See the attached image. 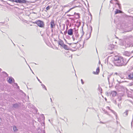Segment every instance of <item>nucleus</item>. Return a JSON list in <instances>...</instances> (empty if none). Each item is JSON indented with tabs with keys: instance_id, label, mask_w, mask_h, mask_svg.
Returning a JSON list of instances; mask_svg holds the SVG:
<instances>
[{
	"instance_id": "69168bd1",
	"label": "nucleus",
	"mask_w": 133,
	"mask_h": 133,
	"mask_svg": "<svg viewBox=\"0 0 133 133\" xmlns=\"http://www.w3.org/2000/svg\"><path fill=\"white\" fill-rule=\"evenodd\" d=\"M1 69L0 68V72L1 71Z\"/></svg>"
},
{
	"instance_id": "423d86ee",
	"label": "nucleus",
	"mask_w": 133,
	"mask_h": 133,
	"mask_svg": "<svg viewBox=\"0 0 133 133\" xmlns=\"http://www.w3.org/2000/svg\"><path fill=\"white\" fill-rule=\"evenodd\" d=\"M68 34L69 35H72L73 34V29H69L67 32Z\"/></svg>"
},
{
	"instance_id": "1a4fd4ad",
	"label": "nucleus",
	"mask_w": 133,
	"mask_h": 133,
	"mask_svg": "<svg viewBox=\"0 0 133 133\" xmlns=\"http://www.w3.org/2000/svg\"><path fill=\"white\" fill-rule=\"evenodd\" d=\"M58 44L62 47L63 46V44H64L63 41L61 40H60L58 41Z\"/></svg>"
},
{
	"instance_id": "b1692460",
	"label": "nucleus",
	"mask_w": 133,
	"mask_h": 133,
	"mask_svg": "<svg viewBox=\"0 0 133 133\" xmlns=\"http://www.w3.org/2000/svg\"><path fill=\"white\" fill-rule=\"evenodd\" d=\"M51 7H50L48 5L46 8V10H48L50 9Z\"/></svg>"
},
{
	"instance_id": "6e6552de",
	"label": "nucleus",
	"mask_w": 133,
	"mask_h": 133,
	"mask_svg": "<svg viewBox=\"0 0 133 133\" xmlns=\"http://www.w3.org/2000/svg\"><path fill=\"white\" fill-rule=\"evenodd\" d=\"M128 78L129 79H133V73H130L128 75Z\"/></svg>"
},
{
	"instance_id": "4be33fe9",
	"label": "nucleus",
	"mask_w": 133,
	"mask_h": 133,
	"mask_svg": "<svg viewBox=\"0 0 133 133\" xmlns=\"http://www.w3.org/2000/svg\"><path fill=\"white\" fill-rule=\"evenodd\" d=\"M90 27H91V31H90V33L89 36V37L88 38H87V40L88 39H89V38L90 37L91 34V32L92 31V27L91 26H90Z\"/></svg>"
},
{
	"instance_id": "774afa93",
	"label": "nucleus",
	"mask_w": 133,
	"mask_h": 133,
	"mask_svg": "<svg viewBox=\"0 0 133 133\" xmlns=\"http://www.w3.org/2000/svg\"><path fill=\"white\" fill-rule=\"evenodd\" d=\"M69 19H72V18H69Z\"/></svg>"
},
{
	"instance_id": "dca6fc26",
	"label": "nucleus",
	"mask_w": 133,
	"mask_h": 133,
	"mask_svg": "<svg viewBox=\"0 0 133 133\" xmlns=\"http://www.w3.org/2000/svg\"><path fill=\"white\" fill-rule=\"evenodd\" d=\"M121 11L118 9H116L115 11V14H117L120 13H121Z\"/></svg>"
},
{
	"instance_id": "3c124183",
	"label": "nucleus",
	"mask_w": 133,
	"mask_h": 133,
	"mask_svg": "<svg viewBox=\"0 0 133 133\" xmlns=\"http://www.w3.org/2000/svg\"><path fill=\"white\" fill-rule=\"evenodd\" d=\"M125 43V42H123V43L122 44L123 45H124Z\"/></svg>"
},
{
	"instance_id": "5701e85b",
	"label": "nucleus",
	"mask_w": 133,
	"mask_h": 133,
	"mask_svg": "<svg viewBox=\"0 0 133 133\" xmlns=\"http://www.w3.org/2000/svg\"><path fill=\"white\" fill-rule=\"evenodd\" d=\"M68 44H69L70 45H75V44H76V43H68Z\"/></svg>"
},
{
	"instance_id": "680f3d73",
	"label": "nucleus",
	"mask_w": 133,
	"mask_h": 133,
	"mask_svg": "<svg viewBox=\"0 0 133 133\" xmlns=\"http://www.w3.org/2000/svg\"><path fill=\"white\" fill-rule=\"evenodd\" d=\"M60 119H62V120H64L63 119L61 118V117H60Z\"/></svg>"
},
{
	"instance_id": "2f4dec72",
	"label": "nucleus",
	"mask_w": 133,
	"mask_h": 133,
	"mask_svg": "<svg viewBox=\"0 0 133 133\" xmlns=\"http://www.w3.org/2000/svg\"><path fill=\"white\" fill-rule=\"evenodd\" d=\"M41 85L42 86V88H45V86L43 84H42Z\"/></svg>"
},
{
	"instance_id": "f03ea898",
	"label": "nucleus",
	"mask_w": 133,
	"mask_h": 133,
	"mask_svg": "<svg viewBox=\"0 0 133 133\" xmlns=\"http://www.w3.org/2000/svg\"><path fill=\"white\" fill-rule=\"evenodd\" d=\"M37 25L40 27L42 28L44 27V22L40 20H38Z\"/></svg>"
},
{
	"instance_id": "6e6d98bb",
	"label": "nucleus",
	"mask_w": 133,
	"mask_h": 133,
	"mask_svg": "<svg viewBox=\"0 0 133 133\" xmlns=\"http://www.w3.org/2000/svg\"><path fill=\"white\" fill-rule=\"evenodd\" d=\"M17 88L18 89H19V87L18 86H17Z\"/></svg>"
},
{
	"instance_id": "e433bc0d",
	"label": "nucleus",
	"mask_w": 133,
	"mask_h": 133,
	"mask_svg": "<svg viewBox=\"0 0 133 133\" xmlns=\"http://www.w3.org/2000/svg\"><path fill=\"white\" fill-rule=\"evenodd\" d=\"M72 38L73 39V40L74 41L75 40V38L74 37V35L72 36Z\"/></svg>"
},
{
	"instance_id": "f704fd0d",
	"label": "nucleus",
	"mask_w": 133,
	"mask_h": 133,
	"mask_svg": "<svg viewBox=\"0 0 133 133\" xmlns=\"http://www.w3.org/2000/svg\"><path fill=\"white\" fill-rule=\"evenodd\" d=\"M67 30H66L64 32V34L65 35H66V34H67Z\"/></svg>"
},
{
	"instance_id": "09e8293b",
	"label": "nucleus",
	"mask_w": 133,
	"mask_h": 133,
	"mask_svg": "<svg viewBox=\"0 0 133 133\" xmlns=\"http://www.w3.org/2000/svg\"><path fill=\"white\" fill-rule=\"evenodd\" d=\"M7 3L8 4V5H11V6H12V5H11L10 4H9V3Z\"/></svg>"
},
{
	"instance_id": "c85d7f7f",
	"label": "nucleus",
	"mask_w": 133,
	"mask_h": 133,
	"mask_svg": "<svg viewBox=\"0 0 133 133\" xmlns=\"http://www.w3.org/2000/svg\"><path fill=\"white\" fill-rule=\"evenodd\" d=\"M76 44L73 45H71V46L73 48L75 47H76Z\"/></svg>"
},
{
	"instance_id": "c9c22d12",
	"label": "nucleus",
	"mask_w": 133,
	"mask_h": 133,
	"mask_svg": "<svg viewBox=\"0 0 133 133\" xmlns=\"http://www.w3.org/2000/svg\"><path fill=\"white\" fill-rule=\"evenodd\" d=\"M74 15H71L70 14H67V16H73Z\"/></svg>"
},
{
	"instance_id": "393cba45",
	"label": "nucleus",
	"mask_w": 133,
	"mask_h": 133,
	"mask_svg": "<svg viewBox=\"0 0 133 133\" xmlns=\"http://www.w3.org/2000/svg\"><path fill=\"white\" fill-rule=\"evenodd\" d=\"M133 85V82H131V83H129L128 84V86H132Z\"/></svg>"
},
{
	"instance_id": "4468645a",
	"label": "nucleus",
	"mask_w": 133,
	"mask_h": 133,
	"mask_svg": "<svg viewBox=\"0 0 133 133\" xmlns=\"http://www.w3.org/2000/svg\"><path fill=\"white\" fill-rule=\"evenodd\" d=\"M128 111L129 110H126L125 111V112H124L123 114V115L124 116L126 117L127 116Z\"/></svg>"
},
{
	"instance_id": "de8ad7c7",
	"label": "nucleus",
	"mask_w": 133,
	"mask_h": 133,
	"mask_svg": "<svg viewBox=\"0 0 133 133\" xmlns=\"http://www.w3.org/2000/svg\"><path fill=\"white\" fill-rule=\"evenodd\" d=\"M105 114H108V112L107 111H106L105 112Z\"/></svg>"
},
{
	"instance_id": "4c0bfd02",
	"label": "nucleus",
	"mask_w": 133,
	"mask_h": 133,
	"mask_svg": "<svg viewBox=\"0 0 133 133\" xmlns=\"http://www.w3.org/2000/svg\"><path fill=\"white\" fill-rule=\"evenodd\" d=\"M3 73L4 74H5L6 75V76H8V74L6 72H3Z\"/></svg>"
},
{
	"instance_id": "2eb2a0df",
	"label": "nucleus",
	"mask_w": 133,
	"mask_h": 133,
	"mask_svg": "<svg viewBox=\"0 0 133 133\" xmlns=\"http://www.w3.org/2000/svg\"><path fill=\"white\" fill-rule=\"evenodd\" d=\"M79 6V5H77V6H74V7L70 8L68 11H67L66 12V13L69 12L72 9L76 7H78Z\"/></svg>"
},
{
	"instance_id": "e2e57ef3",
	"label": "nucleus",
	"mask_w": 133,
	"mask_h": 133,
	"mask_svg": "<svg viewBox=\"0 0 133 133\" xmlns=\"http://www.w3.org/2000/svg\"><path fill=\"white\" fill-rule=\"evenodd\" d=\"M39 82L41 83H42V82L41 81H40V82Z\"/></svg>"
},
{
	"instance_id": "0e129e2a",
	"label": "nucleus",
	"mask_w": 133,
	"mask_h": 133,
	"mask_svg": "<svg viewBox=\"0 0 133 133\" xmlns=\"http://www.w3.org/2000/svg\"><path fill=\"white\" fill-rule=\"evenodd\" d=\"M85 42V41H84L83 42V44H84Z\"/></svg>"
},
{
	"instance_id": "412c9836",
	"label": "nucleus",
	"mask_w": 133,
	"mask_h": 133,
	"mask_svg": "<svg viewBox=\"0 0 133 133\" xmlns=\"http://www.w3.org/2000/svg\"><path fill=\"white\" fill-rule=\"evenodd\" d=\"M98 89L99 91L101 93L102 92L101 91L102 90V89L101 87H100L99 85L98 86Z\"/></svg>"
},
{
	"instance_id": "c03bdc74",
	"label": "nucleus",
	"mask_w": 133,
	"mask_h": 133,
	"mask_svg": "<svg viewBox=\"0 0 133 133\" xmlns=\"http://www.w3.org/2000/svg\"><path fill=\"white\" fill-rule=\"evenodd\" d=\"M106 94L108 96V93L107 92H106Z\"/></svg>"
},
{
	"instance_id": "49530a36",
	"label": "nucleus",
	"mask_w": 133,
	"mask_h": 133,
	"mask_svg": "<svg viewBox=\"0 0 133 133\" xmlns=\"http://www.w3.org/2000/svg\"><path fill=\"white\" fill-rule=\"evenodd\" d=\"M15 85L16 86H18L17 84V83H15Z\"/></svg>"
},
{
	"instance_id": "7ed1b4c3",
	"label": "nucleus",
	"mask_w": 133,
	"mask_h": 133,
	"mask_svg": "<svg viewBox=\"0 0 133 133\" xmlns=\"http://www.w3.org/2000/svg\"><path fill=\"white\" fill-rule=\"evenodd\" d=\"M77 0H74L72 2L70 3V4L71 5H73L74 4H76V6H77L78 5H79V6H78L77 7H78L79 6L80 3L78 1H76Z\"/></svg>"
},
{
	"instance_id": "a18cd8bd",
	"label": "nucleus",
	"mask_w": 133,
	"mask_h": 133,
	"mask_svg": "<svg viewBox=\"0 0 133 133\" xmlns=\"http://www.w3.org/2000/svg\"><path fill=\"white\" fill-rule=\"evenodd\" d=\"M36 78H37V79L38 80L39 82H40V80H39V79L37 77H36Z\"/></svg>"
},
{
	"instance_id": "8fccbe9b",
	"label": "nucleus",
	"mask_w": 133,
	"mask_h": 133,
	"mask_svg": "<svg viewBox=\"0 0 133 133\" xmlns=\"http://www.w3.org/2000/svg\"><path fill=\"white\" fill-rule=\"evenodd\" d=\"M42 133H45L44 131H43L42 132Z\"/></svg>"
},
{
	"instance_id": "ea45409f",
	"label": "nucleus",
	"mask_w": 133,
	"mask_h": 133,
	"mask_svg": "<svg viewBox=\"0 0 133 133\" xmlns=\"http://www.w3.org/2000/svg\"><path fill=\"white\" fill-rule=\"evenodd\" d=\"M65 25H64V24H63V29L62 30H63L64 29H65Z\"/></svg>"
},
{
	"instance_id": "bb28decb",
	"label": "nucleus",
	"mask_w": 133,
	"mask_h": 133,
	"mask_svg": "<svg viewBox=\"0 0 133 133\" xmlns=\"http://www.w3.org/2000/svg\"><path fill=\"white\" fill-rule=\"evenodd\" d=\"M82 34L81 36V37H80V38H82V37H83V35L84 34V32L83 31V29H82Z\"/></svg>"
},
{
	"instance_id": "13d9d810",
	"label": "nucleus",
	"mask_w": 133,
	"mask_h": 133,
	"mask_svg": "<svg viewBox=\"0 0 133 133\" xmlns=\"http://www.w3.org/2000/svg\"><path fill=\"white\" fill-rule=\"evenodd\" d=\"M55 112H56V114H57V111H56V110H55Z\"/></svg>"
},
{
	"instance_id": "f3484780",
	"label": "nucleus",
	"mask_w": 133,
	"mask_h": 133,
	"mask_svg": "<svg viewBox=\"0 0 133 133\" xmlns=\"http://www.w3.org/2000/svg\"><path fill=\"white\" fill-rule=\"evenodd\" d=\"M107 108L109 110H110L114 114H115V115L116 114V112H115L114 111L112 110H111V109H110V108L109 107H107Z\"/></svg>"
},
{
	"instance_id": "79ce46f5",
	"label": "nucleus",
	"mask_w": 133,
	"mask_h": 133,
	"mask_svg": "<svg viewBox=\"0 0 133 133\" xmlns=\"http://www.w3.org/2000/svg\"><path fill=\"white\" fill-rule=\"evenodd\" d=\"M108 79L109 82V76H108Z\"/></svg>"
},
{
	"instance_id": "bf43d9fd",
	"label": "nucleus",
	"mask_w": 133,
	"mask_h": 133,
	"mask_svg": "<svg viewBox=\"0 0 133 133\" xmlns=\"http://www.w3.org/2000/svg\"><path fill=\"white\" fill-rule=\"evenodd\" d=\"M105 101H107V99L106 98H105Z\"/></svg>"
},
{
	"instance_id": "cd10ccee",
	"label": "nucleus",
	"mask_w": 133,
	"mask_h": 133,
	"mask_svg": "<svg viewBox=\"0 0 133 133\" xmlns=\"http://www.w3.org/2000/svg\"><path fill=\"white\" fill-rule=\"evenodd\" d=\"M133 46V43L130 44L128 46L129 47H132Z\"/></svg>"
},
{
	"instance_id": "a878e982",
	"label": "nucleus",
	"mask_w": 133,
	"mask_h": 133,
	"mask_svg": "<svg viewBox=\"0 0 133 133\" xmlns=\"http://www.w3.org/2000/svg\"><path fill=\"white\" fill-rule=\"evenodd\" d=\"M77 15L78 16V17H80V16H79V14L78 13H76V12H75L74 13V15Z\"/></svg>"
},
{
	"instance_id": "c756f323",
	"label": "nucleus",
	"mask_w": 133,
	"mask_h": 133,
	"mask_svg": "<svg viewBox=\"0 0 133 133\" xmlns=\"http://www.w3.org/2000/svg\"><path fill=\"white\" fill-rule=\"evenodd\" d=\"M38 22V20L37 21H36L35 22H33V23L34 24H37Z\"/></svg>"
},
{
	"instance_id": "052dcab7",
	"label": "nucleus",
	"mask_w": 133,
	"mask_h": 133,
	"mask_svg": "<svg viewBox=\"0 0 133 133\" xmlns=\"http://www.w3.org/2000/svg\"><path fill=\"white\" fill-rule=\"evenodd\" d=\"M61 34H63V33L62 32V31H61Z\"/></svg>"
},
{
	"instance_id": "6ab92c4d",
	"label": "nucleus",
	"mask_w": 133,
	"mask_h": 133,
	"mask_svg": "<svg viewBox=\"0 0 133 133\" xmlns=\"http://www.w3.org/2000/svg\"><path fill=\"white\" fill-rule=\"evenodd\" d=\"M13 129L15 132H16L18 130V129H17L16 127V126H14L13 127Z\"/></svg>"
},
{
	"instance_id": "4d7b16f0",
	"label": "nucleus",
	"mask_w": 133,
	"mask_h": 133,
	"mask_svg": "<svg viewBox=\"0 0 133 133\" xmlns=\"http://www.w3.org/2000/svg\"><path fill=\"white\" fill-rule=\"evenodd\" d=\"M44 89H45V90H47V89H46V87H45V88H44Z\"/></svg>"
},
{
	"instance_id": "9b49d317",
	"label": "nucleus",
	"mask_w": 133,
	"mask_h": 133,
	"mask_svg": "<svg viewBox=\"0 0 133 133\" xmlns=\"http://www.w3.org/2000/svg\"><path fill=\"white\" fill-rule=\"evenodd\" d=\"M114 47V46L113 44H110L108 46V48L109 49L111 50Z\"/></svg>"
},
{
	"instance_id": "5fc2aeb1",
	"label": "nucleus",
	"mask_w": 133,
	"mask_h": 133,
	"mask_svg": "<svg viewBox=\"0 0 133 133\" xmlns=\"http://www.w3.org/2000/svg\"><path fill=\"white\" fill-rule=\"evenodd\" d=\"M50 99L51 100V102H52V99L51 98H50Z\"/></svg>"
},
{
	"instance_id": "aec40b11",
	"label": "nucleus",
	"mask_w": 133,
	"mask_h": 133,
	"mask_svg": "<svg viewBox=\"0 0 133 133\" xmlns=\"http://www.w3.org/2000/svg\"><path fill=\"white\" fill-rule=\"evenodd\" d=\"M125 55L127 56H129L130 55V54L129 52L126 51L125 52Z\"/></svg>"
},
{
	"instance_id": "a19ab883",
	"label": "nucleus",
	"mask_w": 133,
	"mask_h": 133,
	"mask_svg": "<svg viewBox=\"0 0 133 133\" xmlns=\"http://www.w3.org/2000/svg\"><path fill=\"white\" fill-rule=\"evenodd\" d=\"M114 103L115 104H116L117 103H116V101L115 100V101H114Z\"/></svg>"
},
{
	"instance_id": "39448f33",
	"label": "nucleus",
	"mask_w": 133,
	"mask_h": 133,
	"mask_svg": "<svg viewBox=\"0 0 133 133\" xmlns=\"http://www.w3.org/2000/svg\"><path fill=\"white\" fill-rule=\"evenodd\" d=\"M15 2L20 3H25L27 1L25 0H15Z\"/></svg>"
},
{
	"instance_id": "9d476101",
	"label": "nucleus",
	"mask_w": 133,
	"mask_h": 133,
	"mask_svg": "<svg viewBox=\"0 0 133 133\" xmlns=\"http://www.w3.org/2000/svg\"><path fill=\"white\" fill-rule=\"evenodd\" d=\"M99 67H98L96 70V72H93V73L95 74L98 75V74L99 72Z\"/></svg>"
},
{
	"instance_id": "0eeeda50",
	"label": "nucleus",
	"mask_w": 133,
	"mask_h": 133,
	"mask_svg": "<svg viewBox=\"0 0 133 133\" xmlns=\"http://www.w3.org/2000/svg\"><path fill=\"white\" fill-rule=\"evenodd\" d=\"M19 103H16L15 104H13L12 107L15 109L18 108L19 107Z\"/></svg>"
},
{
	"instance_id": "58836bf2",
	"label": "nucleus",
	"mask_w": 133,
	"mask_h": 133,
	"mask_svg": "<svg viewBox=\"0 0 133 133\" xmlns=\"http://www.w3.org/2000/svg\"><path fill=\"white\" fill-rule=\"evenodd\" d=\"M78 32L77 31H76L75 32V34L76 35L77 34H78Z\"/></svg>"
},
{
	"instance_id": "864d4df0",
	"label": "nucleus",
	"mask_w": 133,
	"mask_h": 133,
	"mask_svg": "<svg viewBox=\"0 0 133 133\" xmlns=\"http://www.w3.org/2000/svg\"><path fill=\"white\" fill-rule=\"evenodd\" d=\"M110 3H112V0H111V1H110Z\"/></svg>"
},
{
	"instance_id": "7c9ffc66",
	"label": "nucleus",
	"mask_w": 133,
	"mask_h": 133,
	"mask_svg": "<svg viewBox=\"0 0 133 133\" xmlns=\"http://www.w3.org/2000/svg\"><path fill=\"white\" fill-rule=\"evenodd\" d=\"M117 81L118 82V83H119V84L121 83H122V82H124L123 81H122V82H121V81H118V80H117Z\"/></svg>"
},
{
	"instance_id": "f257e3e1",
	"label": "nucleus",
	"mask_w": 133,
	"mask_h": 133,
	"mask_svg": "<svg viewBox=\"0 0 133 133\" xmlns=\"http://www.w3.org/2000/svg\"><path fill=\"white\" fill-rule=\"evenodd\" d=\"M129 59L127 61L126 59H124L122 57L118 56H115L114 58L113 62L115 65L122 66L126 65Z\"/></svg>"
},
{
	"instance_id": "72a5a7b5",
	"label": "nucleus",
	"mask_w": 133,
	"mask_h": 133,
	"mask_svg": "<svg viewBox=\"0 0 133 133\" xmlns=\"http://www.w3.org/2000/svg\"><path fill=\"white\" fill-rule=\"evenodd\" d=\"M81 83L82 84H84V82H83V80L82 79H81Z\"/></svg>"
},
{
	"instance_id": "ddd939ff",
	"label": "nucleus",
	"mask_w": 133,
	"mask_h": 133,
	"mask_svg": "<svg viewBox=\"0 0 133 133\" xmlns=\"http://www.w3.org/2000/svg\"><path fill=\"white\" fill-rule=\"evenodd\" d=\"M64 49L66 50H69V47H68V46L64 44H63V45L62 46Z\"/></svg>"
},
{
	"instance_id": "473e14b6",
	"label": "nucleus",
	"mask_w": 133,
	"mask_h": 133,
	"mask_svg": "<svg viewBox=\"0 0 133 133\" xmlns=\"http://www.w3.org/2000/svg\"><path fill=\"white\" fill-rule=\"evenodd\" d=\"M131 126L132 128H133V121H132L131 123Z\"/></svg>"
},
{
	"instance_id": "603ef678",
	"label": "nucleus",
	"mask_w": 133,
	"mask_h": 133,
	"mask_svg": "<svg viewBox=\"0 0 133 133\" xmlns=\"http://www.w3.org/2000/svg\"><path fill=\"white\" fill-rule=\"evenodd\" d=\"M43 119H45V117L44 116H43Z\"/></svg>"
},
{
	"instance_id": "20e7f679",
	"label": "nucleus",
	"mask_w": 133,
	"mask_h": 133,
	"mask_svg": "<svg viewBox=\"0 0 133 133\" xmlns=\"http://www.w3.org/2000/svg\"><path fill=\"white\" fill-rule=\"evenodd\" d=\"M50 24L51 25V29L53 28L55 26V22L54 20H52L50 22Z\"/></svg>"
},
{
	"instance_id": "37998d69",
	"label": "nucleus",
	"mask_w": 133,
	"mask_h": 133,
	"mask_svg": "<svg viewBox=\"0 0 133 133\" xmlns=\"http://www.w3.org/2000/svg\"><path fill=\"white\" fill-rule=\"evenodd\" d=\"M76 36L77 37H78V36H79V35L78 34H77L76 35Z\"/></svg>"
},
{
	"instance_id": "338daca9",
	"label": "nucleus",
	"mask_w": 133,
	"mask_h": 133,
	"mask_svg": "<svg viewBox=\"0 0 133 133\" xmlns=\"http://www.w3.org/2000/svg\"><path fill=\"white\" fill-rule=\"evenodd\" d=\"M117 5H119V3H117Z\"/></svg>"
},
{
	"instance_id": "a211bd4d",
	"label": "nucleus",
	"mask_w": 133,
	"mask_h": 133,
	"mask_svg": "<svg viewBox=\"0 0 133 133\" xmlns=\"http://www.w3.org/2000/svg\"><path fill=\"white\" fill-rule=\"evenodd\" d=\"M8 82L10 84L12 82V80L11 78H9Z\"/></svg>"
},
{
	"instance_id": "f8f14e48",
	"label": "nucleus",
	"mask_w": 133,
	"mask_h": 133,
	"mask_svg": "<svg viewBox=\"0 0 133 133\" xmlns=\"http://www.w3.org/2000/svg\"><path fill=\"white\" fill-rule=\"evenodd\" d=\"M117 92L116 91H112L111 93V95L113 97H114L116 95Z\"/></svg>"
}]
</instances>
